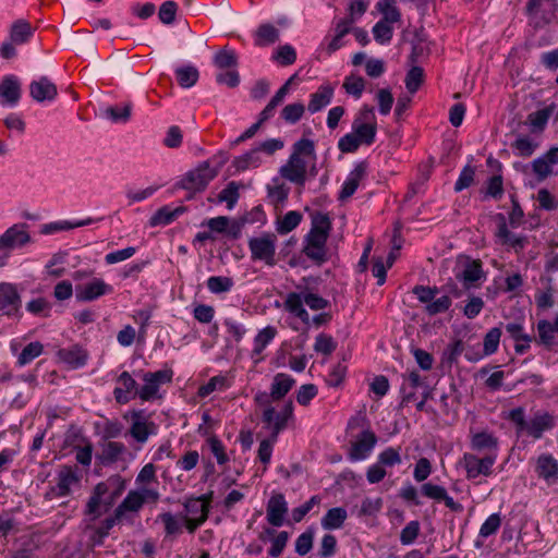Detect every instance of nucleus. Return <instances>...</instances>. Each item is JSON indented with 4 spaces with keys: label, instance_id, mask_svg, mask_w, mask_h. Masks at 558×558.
<instances>
[{
    "label": "nucleus",
    "instance_id": "6e6552de",
    "mask_svg": "<svg viewBox=\"0 0 558 558\" xmlns=\"http://www.w3.org/2000/svg\"><path fill=\"white\" fill-rule=\"evenodd\" d=\"M26 225H14L9 228L0 236V250H12L17 246H23L31 241L29 234L25 230Z\"/></svg>",
    "mask_w": 558,
    "mask_h": 558
},
{
    "label": "nucleus",
    "instance_id": "a211bd4d",
    "mask_svg": "<svg viewBox=\"0 0 558 558\" xmlns=\"http://www.w3.org/2000/svg\"><path fill=\"white\" fill-rule=\"evenodd\" d=\"M59 359L69 364L73 368L81 367L86 364L88 353L82 347L75 344L69 349H61L58 351Z\"/></svg>",
    "mask_w": 558,
    "mask_h": 558
},
{
    "label": "nucleus",
    "instance_id": "c03bdc74",
    "mask_svg": "<svg viewBox=\"0 0 558 558\" xmlns=\"http://www.w3.org/2000/svg\"><path fill=\"white\" fill-rule=\"evenodd\" d=\"M292 411L293 405L290 401L284 405L282 413L276 415V422L272 425L271 433L272 441L277 440L279 433L286 427L288 418L292 415Z\"/></svg>",
    "mask_w": 558,
    "mask_h": 558
},
{
    "label": "nucleus",
    "instance_id": "9b49d317",
    "mask_svg": "<svg viewBox=\"0 0 558 558\" xmlns=\"http://www.w3.org/2000/svg\"><path fill=\"white\" fill-rule=\"evenodd\" d=\"M495 462L494 457L477 458L474 454H464V466L468 473V477L475 478L483 474L485 476L492 473V466Z\"/></svg>",
    "mask_w": 558,
    "mask_h": 558
},
{
    "label": "nucleus",
    "instance_id": "39448f33",
    "mask_svg": "<svg viewBox=\"0 0 558 558\" xmlns=\"http://www.w3.org/2000/svg\"><path fill=\"white\" fill-rule=\"evenodd\" d=\"M253 259L265 260L269 266L275 265V253H276V235L265 234L258 238H252L248 241Z\"/></svg>",
    "mask_w": 558,
    "mask_h": 558
},
{
    "label": "nucleus",
    "instance_id": "58836bf2",
    "mask_svg": "<svg viewBox=\"0 0 558 558\" xmlns=\"http://www.w3.org/2000/svg\"><path fill=\"white\" fill-rule=\"evenodd\" d=\"M44 351V345L39 341L28 343L17 357L19 365L23 366L39 356Z\"/></svg>",
    "mask_w": 558,
    "mask_h": 558
},
{
    "label": "nucleus",
    "instance_id": "7c9ffc66",
    "mask_svg": "<svg viewBox=\"0 0 558 558\" xmlns=\"http://www.w3.org/2000/svg\"><path fill=\"white\" fill-rule=\"evenodd\" d=\"M185 210L184 207H177L175 209H170L168 207H162L158 209L150 218V226L155 227L158 225H168L175 219L179 214H182Z\"/></svg>",
    "mask_w": 558,
    "mask_h": 558
},
{
    "label": "nucleus",
    "instance_id": "20e7f679",
    "mask_svg": "<svg viewBox=\"0 0 558 558\" xmlns=\"http://www.w3.org/2000/svg\"><path fill=\"white\" fill-rule=\"evenodd\" d=\"M352 129L353 134L361 140V144L371 145L375 140L377 131L374 109L372 107L364 106L354 119Z\"/></svg>",
    "mask_w": 558,
    "mask_h": 558
},
{
    "label": "nucleus",
    "instance_id": "4be33fe9",
    "mask_svg": "<svg viewBox=\"0 0 558 558\" xmlns=\"http://www.w3.org/2000/svg\"><path fill=\"white\" fill-rule=\"evenodd\" d=\"M33 33V27L26 20H17L11 25L10 40L16 45H22L28 41Z\"/></svg>",
    "mask_w": 558,
    "mask_h": 558
},
{
    "label": "nucleus",
    "instance_id": "2f4dec72",
    "mask_svg": "<svg viewBox=\"0 0 558 558\" xmlns=\"http://www.w3.org/2000/svg\"><path fill=\"white\" fill-rule=\"evenodd\" d=\"M140 413H134L135 420L131 426L130 433L138 442H144L147 440L155 425L153 423L147 424L145 422H142L140 421Z\"/></svg>",
    "mask_w": 558,
    "mask_h": 558
},
{
    "label": "nucleus",
    "instance_id": "5fc2aeb1",
    "mask_svg": "<svg viewBox=\"0 0 558 558\" xmlns=\"http://www.w3.org/2000/svg\"><path fill=\"white\" fill-rule=\"evenodd\" d=\"M464 351V343L462 340H457L449 344L442 353V362L452 365L458 361V357Z\"/></svg>",
    "mask_w": 558,
    "mask_h": 558
},
{
    "label": "nucleus",
    "instance_id": "3c124183",
    "mask_svg": "<svg viewBox=\"0 0 558 558\" xmlns=\"http://www.w3.org/2000/svg\"><path fill=\"white\" fill-rule=\"evenodd\" d=\"M373 34L376 41L385 44L391 40L393 28L389 23L379 21L373 27Z\"/></svg>",
    "mask_w": 558,
    "mask_h": 558
},
{
    "label": "nucleus",
    "instance_id": "f257e3e1",
    "mask_svg": "<svg viewBox=\"0 0 558 558\" xmlns=\"http://www.w3.org/2000/svg\"><path fill=\"white\" fill-rule=\"evenodd\" d=\"M304 157L316 158L315 144L312 140L301 138L293 144L288 161L279 169L280 175L300 186H303L307 177V163Z\"/></svg>",
    "mask_w": 558,
    "mask_h": 558
},
{
    "label": "nucleus",
    "instance_id": "37998d69",
    "mask_svg": "<svg viewBox=\"0 0 558 558\" xmlns=\"http://www.w3.org/2000/svg\"><path fill=\"white\" fill-rule=\"evenodd\" d=\"M512 147L518 151L521 157H530L534 154L538 144L527 136H519L513 143Z\"/></svg>",
    "mask_w": 558,
    "mask_h": 558
},
{
    "label": "nucleus",
    "instance_id": "1a4fd4ad",
    "mask_svg": "<svg viewBox=\"0 0 558 558\" xmlns=\"http://www.w3.org/2000/svg\"><path fill=\"white\" fill-rule=\"evenodd\" d=\"M377 442L376 435L369 430H363L357 440L351 445L349 457L353 461L365 459Z\"/></svg>",
    "mask_w": 558,
    "mask_h": 558
},
{
    "label": "nucleus",
    "instance_id": "13d9d810",
    "mask_svg": "<svg viewBox=\"0 0 558 558\" xmlns=\"http://www.w3.org/2000/svg\"><path fill=\"white\" fill-rule=\"evenodd\" d=\"M451 303V299L448 295H444L433 302L430 301L429 304L426 305L425 311L428 315L434 316L448 311Z\"/></svg>",
    "mask_w": 558,
    "mask_h": 558
},
{
    "label": "nucleus",
    "instance_id": "09e8293b",
    "mask_svg": "<svg viewBox=\"0 0 558 558\" xmlns=\"http://www.w3.org/2000/svg\"><path fill=\"white\" fill-rule=\"evenodd\" d=\"M233 286V280L229 277L214 276L207 280V287L213 293H222L229 291Z\"/></svg>",
    "mask_w": 558,
    "mask_h": 558
},
{
    "label": "nucleus",
    "instance_id": "4c0bfd02",
    "mask_svg": "<svg viewBox=\"0 0 558 558\" xmlns=\"http://www.w3.org/2000/svg\"><path fill=\"white\" fill-rule=\"evenodd\" d=\"M276 335L277 330L272 326H267L260 330L254 339L255 348L253 350V355H259Z\"/></svg>",
    "mask_w": 558,
    "mask_h": 558
},
{
    "label": "nucleus",
    "instance_id": "bf43d9fd",
    "mask_svg": "<svg viewBox=\"0 0 558 558\" xmlns=\"http://www.w3.org/2000/svg\"><path fill=\"white\" fill-rule=\"evenodd\" d=\"M364 87V78L360 76H349L343 83V88L345 89V92L350 95L355 96L356 98H359L362 95Z\"/></svg>",
    "mask_w": 558,
    "mask_h": 558
},
{
    "label": "nucleus",
    "instance_id": "774afa93",
    "mask_svg": "<svg viewBox=\"0 0 558 558\" xmlns=\"http://www.w3.org/2000/svg\"><path fill=\"white\" fill-rule=\"evenodd\" d=\"M316 395V386L313 384H306L300 387L296 395V401L302 405H307Z\"/></svg>",
    "mask_w": 558,
    "mask_h": 558
},
{
    "label": "nucleus",
    "instance_id": "603ef678",
    "mask_svg": "<svg viewBox=\"0 0 558 558\" xmlns=\"http://www.w3.org/2000/svg\"><path fill=\"white\" fill-rule=\"evenodd\" d=\"M178 4L174 1L163 2L158 12V17L163 24H172L175 21Z\"/></svg>",
    "mask_w": 558,
    "mask_h": 558
},
{
    "label": "nucleus",
    "instance_id": "bb28decb",
    "mask_svg": "<svg viewBox=\"0 0 558 558\" xmlns=\"http://www.w3.org/2000/svg\"><path fill=\"white\" fill-rule=\"evenodd\" d=\"M78 481L76 474L69 466H63L59 472L57 486L52 488L58 496H66L70 493V486Z\"/></svg>",
    "mask_w": 558,
    "mask_h": 558
},
{
    "label": "nucleus",
    "instance_id": "052dcab7",
    "mask_svg": "<svg viewBox=\"0 0 558 558\" xmlns=\"http://www.w3.org/2000/svg\"><path fill=\"white\" fill-rule=\"evenodd\" d=\"M159 519L165 524V531L167 536H172L181 533V524L179 523L177 517H174L170 512H165L159 515Z\"/></svg>",
    "mask_w": 558,
    "mask_h": 558
},
{
    "label": "nucleus",
    "instance_id": "473e14b6",
    "mask_svg": "<svg viewBox=\"0 0 558 558\" xmlns=\"http://www.w3.org/2000/svg\"><path fill=\"white\" fill-rule=\"evenodd\" d=\"M179 84L183 88H190L194 86L198 80L199 73L195 66L186 65L175 70Z\"/></svg>",
    "mask_w": 558,
    "mask_h": 558
},
{
    "label": "nucleus",
    "instance_id": "f03ea898",
    "mask_svg": "<svg viewBox=\"0 0 558 558\" xmlns=\"http://www.w3.org/2000/svg\"><path fill=\"white\" fill-rule=\"evenodd\" d=\"M330 228L331 221L327 214L315 213L312 216V228L305 238L303 253L317 265L327 260L326 242Z\"/></svg>",
    "mask_w": 558,
    "mask_h": 558
},
{
    "label": "nucleus",
    "instance_id": "ea45409f",
    "mask_svg": "<svg viewBox=\"0 0 558 558\" xmlns=\"http://www.w3.org/2000/svg\"><path fill=\"white\" fill-rule=\"evenodd\" d=\"M423 81H424L423 69L421 66L413 65L407 73L405 87L411 94H414L421 87Z\"/></svg>",
    "mask_w": 558,
    "mask_h": 558
},
{
    "label": "nucleus",
    "instance_id": "aec40b11",
    "mask_svg": "<svg viewBox=\"0 0 558 558\" xmlns=\"http://www.w3.org/2000/svg\"><path fill=\"white\" fill-rule=\"evenodd\" d=\"M333 96V87L330 85H323L318 90L311 96L307 109L310 112L315 113L327 106Z\"/></svg>",
    "mask_w": 558,
    "mask_h": 558
},
{
    "label": "nucleus",
    "instance_id": "e433bc0d",
    "mask_svg": "<svg viewBox=\"0 0 558 558\" xmlns=\"http://www.w3.org/2000/svg\"><path fill=\"white\" fill-rule=\"evenodd\" d=\"M302 220V215L299 211L291 210L287 213L281 220L277 222V231L280 234H286L299 226Z\"/></svg>",
    "mask_w": 558,
    "mask_h": 558
},
{
    "label": "nucleus",
    "instance_id": "393cba45",
    "mask_svg": "<svg viewBox=\"0 0 558 558\" xmlns=\"http://www.w3.org/2000/svg\"><path fill=\"white\" fill-rule=\"evenodd\" d=\"M279 29L272 24H262L255 32V45L263 47L275 44L279 39Z\"/></svg>",
    "mask_w": 558,
    "mask_h": 558
},
{
    "label": "nucleus",
    "instance_id": "49530a36",
    "mask_svg": "<svg viewBox=\"0 0 558 558\" xmlns=\"http://www.w3.org/2000/svg\"><path fill=\"white\" fill-rule=\"evenodd\" d=\"M501 337V330L498 327L492 328L484 337V354L490 355L498 349Z\"/></svg>",
    "mask_w": 558,
    "mask_h": 558
},
{
    "label": "nucleus",
    "instance_id": "423d86ee",
    "mask_svg": "<svg viewBox=\"0 0 558 558\" xmlns=\"http://www.w3.org/2000/svg\"><path fill=\"white\" fill-rule=\"evenodd\" d=\"M171 371H158L155 373H146L143 376L145 385L137 392L144 401L154 399L157 396L159 385L171 381Z\"/></svg>",
    "mask_w": 558,
    "mask_h": 558
},
{
    "label": "nucleus",
    "instance_id": "6ab92c4d",
    "mask_svg": "<svg viewBox=\"0 0 558 558\" xmlns=\"http://www.w3.org/2000/svg\"><path fill=\"white\" fill-rule=\"evenodd\" d=\"M125 451V446L117 441H107L101 445V451L97 454V459L101 464L108 465L118 461L120 456Z\"/></svg>",
    "mask_w": 558,
    "mask_h": 558
},
{
    "label": "nucleus",
    "instance_id": "4d7b16f0",
    "mask_svg": "<svg viewBox=\"0 0 558 558\" xmlns=\"http://www.w3.org/2000/svg\"><path fill=\"white\" fill-rule=\"evenodd\" d=\"M238 185L235 182H230L226 189H223L219 195L218 201L220 203L226 202L228 208H232L239 198Z\"/></svg>",
    "mask_w": 558,
    "mask_h": 558
},
{
    "label": "nucleus",
    "instance_id": "c756f323",
    "mask_svg": "<svg viewBox=\"0 0 558 558\" xmlns=\"http://www.w3.org/2000/svg\"><path fill=\"white\" fill-rule=\"evenodd\" d=\"M294 76L290 77L276 93V95L270 99L268 105L264 108V110L260 112L262 121H267L271 114L275 108L282 102L283 98L288 94L289 86L292 82Z\"/></svg>",
    "mask_w": 558,
    "mask_h": 558
},
{
    "label": "nucleus",
    "instance_id": "69168bd1",
    "mask_svg": "<svg viewBox=\"0 0 558 558\" xmlns=\"http://www.w3.org/2000/svg\"><path fill=\"white\" fill-rule=\"evenodd\" d=\"M275 59L279 61L282 65H289L295 62L296 53L291 46L284 45L278 49Z\"/></svg>",
    "mask_w": 558,
    "mask_h": 558
},
{
    "label": "nucleus",
    "instance_id": "72a5a7b5",
    "mask_svg": "<svg viewBox=\"0 0 558 558\" xmlns=\"http://www.w3.org/2000/svg\"><path fill=\"white\" fill-rule=\"evenodd\" d=\"M52 304L43 296L31 300L26 303V311L35 316L49 317Z\"/></svg>",
    "mask_w": 558,
    "mask_h": 558
},
{
    "label": "nucleus",
    "instance_id": "4468645a",
    "mask_svg": "<svg viewBox=\"0 0 558 558\" xmlns=\"http://www.w3.org/2000/svg\"><path fill=\"white\" fill-rule=\"evenodd\" d=\"M111 291V288L101 279H94L86 284H80L75 289V295L78 301L88 302L93 301L107 292Z\"/></svg>",
    "mask_w": 558,
    "mask_h": 558
},
{
    "label": "nucleus",
    "instance_id": "f3484780",
    "mask_svg": "<svg viewBox=\"0 0 558 558\" xmlns=\"http://www.w3.org/2000/svg\"><path fill=\"white\" fill-rule=\"evenodd\" d=\"M20 303V294L15 287L11 283L0 284V311L7 314L16 312Z\"/></svg>",
    "mask_w": 558,
    "mask_h": 558
},
{
    "label": "nucleus",
    "instance_id": "f8f14e48",
    "mask_svg": "<svg viewBox=\"0 0 558 558\" xmlns=\"http://www.w3.org/2000/svg\"><path fill=\"white\" fill-rule=\"evenodd\" d=\"M288 512V505L282 494H275L267 504V521L274 526H281Z\"/></svg>",
    "mask_w": 558,
    "mask_h": 558
},
{
    "label": "nucleus",
    "instance_id": "8fccbe9b",
    "mask_svg": "<svg viewBox=\"0 0 558 558\" xmlns=\"http://www.w3.org/2000/svg\"><path fill=\"white\" fill-rule=\"evenodd\" d=\"M214 61L219 69L234 68L238 63L235 53L228 49H222L217 52L215 54Z\"/></svg>",
    "mask_w": 558,
    "mask_h": 558
},
{
    "label": "nucleus",
    "instance_id": "de8ad7c7",
    "mask_svg": "<svg viewBox=\"0 0 558 558\" xmlns=\"http://www.w3.org/2000/svg\"><path fill=\"white\" fill-rule=\"evenodd\" d=\"M532 170L535 173L537 181L542 182L553 173V166L546 158H544V156H541L533 160Z\"/></svg>",
    "mask_w": 558,
    "mask_h": 558
},
{
    "label": "nucleus",
    "instance_id": "cd10ccee",
    "mask_svg": "<svg viewBox=\"0 0 558 558\" xmlns=\"http://www.w3.org/2000/svg\"><path fill=\"white\" fill-rule=\"evenodd\" d=\"M553 106L532 112L527 117V123L532 133H542L553 113Z\"/></svg>",
    "mask_w": 558,
    "mask_h": 558
},
{
    "label": "nucleus",
    "instance_id": "c85d7f7f",
    "mask_svg": "<svg viewBox=\"0 0 558 558\" xmlns=\"http://www.w3.org/2000/svg\"><path fill=\"white\" fill-rule=\"evenodd\" d=\"M377 10L383 14L380 21L386 23H397L401 19L399 9L396 5V0H380L377 3Z\"/></svg>",
    "mask_w": 558,
    "mask_h": 558
},
{
    "label": "nucleus",
    "instance_id": "2eb2a0df",
    "mask_svg": "<svg viewBox=\"0 0 558 558\" xmlns=\"http://www.w3.org/2000/svg\"><path fill=\"white\" fill-rule=\"evenodd\" d=\"M554 426V417L547 412L536 413L530 421L526 422L525 432L534 439L543 436L545 430L551 429Z\"/></svg>",
    "mask_w": 558,
    "mask_h": 558
},
{
    "label": "nucleus",
    "instance_id": "5701e85b",
    "mask_svg": "<svg viewBox=\"0 0 558 558\" xmlns=\"http://www.w3.org/2000/svg\"><path fill=\"white\" fill-rule=\"evenodd\" d=\"M0 96L8 104H16L21 96V86L17 80L13 76H5L0 83Z\"/></svg>",
    "mask_w": 558,
    "mask_h": 558
},
{
    "label": "nucleus",
    "instance_id": "0eeeda50",
    "mask_svg": "<svg viewBox=\"0 0 558 558\" xmlns=\"http://www.w3.org/2000/svg\"><path fill=\"white\" fill-rule=\"evenodd\" d=\"M459 262L463 263V270L457 274V279L462 281L465 288H470L476 281L485 277L480 259H471L468 256H460Z\"/></svg>",
    "mask_w": 558,
    "mask_h": 558
},
{
    "label": "nucleus",
    "instance_id": "864d4df0",
    "mask_svg": "<svg viewBox=\"0 0 558 558\" xmlns=\"http://www.w3.org/2000/svg\"><path fill=\"white\" fill-rule=\"evenodd\" d=\"M474 175H475V168L470 165L465 166L462 169V171L454 184V191L461 192L462 190L470 187L472 185V183L474 182Z\"/></svg>",
    "mask_w": 558,
    "mask_h": 558
},
{
    "label": "nucleus",
    "instance_id": "ddd939ff",
    "mask_svg": "<svg viewBox=\"0 0 558 558\" xmlns=\"http://www.w3.org/2000/svg\"><path fill=\"white\" fill-rule=\"evenodd\" d=\"M367 170V162H359L354 169L350 172L348 179L343 183V186L339 193L338 199L343 202L351 197L360 185V182L364 179Z\"/></svg>",
    "mask_w": 558,
    "mask_h": 558
},
{
    "label": "nucleus",
    "instance_id": "a878e982",
    "mask_svg": "<svg viewBox=\"0 0 558 558\" xmlns=\"http://www.w3.org/2000/svg\"><path fill=\"white\" fill-rule=\"evenodd\" d=\"M144 505V498L138 490H130L123 501L116 508L117 518H122L125 511L137 512Z\"/></svg>",
    "mask_w": 558,
    "mask_h": 558
},
{
    "label": "nucleus",
    "instance_id": "6e6d98bb",
    "mask_svg": "<svg viewBox=\"0 0 558 558\" xmlns=\"http://www.w3.org/2000/svg\"><path fill=\"white\" fill-rule=\"evenodd\" d=\"M314 531L312 529L302 533L295 542V551L300 556H304L311 551L313 547Z\"/></svg>",
    "mask_w": 558,
    "mask_h": 558
},
{
    "label": "nucleus",
    "instance_id": "b1692460",
    "mask_svg": "<svg viewBox=\"0 0 558 558\" xmlns=\"http://www.w3.org/2000/svg\"><path fill=\"white\" fill-rule=\"evenodd\" d=\"M348 512L342 507L331 508L322 519V526L325 530H337L343 526Z\"/></svg>",
    "mask_w": 558,
    "mask_h": 558
},
{
    "label": "nucleus",
    "instance_id": "a18cd8bd",
    "mask_svg": "<svg viewBox=\"0 0 558 558\" xmlns=\"http://www.w3.org/2000/svg\"><path fill=\"white\" fill-rule=\"evenodd\" d=\"M337 348L333 338L327 333H319L316 337L314 350L324 355H330Z\"/></svg>",
    "mask_w": 558,
    "mask_h": 558
},
{
    "label": "nucleus",
    "instance_id": "680f3d73",
    "mask_svg": "<svg viewBox=\"0 0 558 558\" xmlns=\"http://www.w3.org/2000/svg\"><path fill=\"white\" fill-rule=\"evenodd\" d=\"M361 145V140L353 133L345 134L339 140L338 147L342 153H353Z\"/></svg>",
    "mask_w": 558,
    "mask_h": 558
},
{
    "label": "nucleus",
    "instance_id": "9d476101",
    "mask_svg": "<svg viewBox=\"0 0 558 558\" xmlns=\"http://www.w3.org/2000/svg\"><path fill=\"white\" fill-rule=\"evenodd\" d=\"M535 471L548 485L558 482V461L551 454H541L536 460Z\"/></svg>",
    "mask_w": 558,
    "mask_h": 558
},
{
    "label": "nucleus",
    "instance_id": "f704fd0d",
    "mask_svg": "<svg viewBox=\"0 0 558 558\" xmlns=\"http://www.w3.org/2000/svg\"><path fill=\"white\" fill-rule=\"evenodd\" d=\"M472 448L475 450L482 449H496L498 446V439L487 432L476 433L471 439Z\"/></svg>",
    "mask_w": 558,
    "mask_h": 558
},
{
    "label": "nucleus",
    "instance_id": "79ce46f5",
    "mask_svg": "<svg viewBox=\"0 0 558 558\" xmlns=\"http://www.w3.org/2000/svg\"><path fill=\"white\" fill-rule=\"evenodd\" d=\"M304 112H305L304 105L301 102H294V104L287 105L281 110V117L286 122H288L290 124H294L301 120Z\"/></svg>",
    "mask_w": 558,
    "mask_h": 558
},
{
    "label": "nucleus",
    "instance_id": "c9c22d12",
    "mask_svg": "<svg viewBox=\"0 0 558 558\" xmlns=\"http://www.w3.org/2000/svg\"><path fill=\"white\" fill-rule=\"evenodd\" d=\"M183 514H187L189 517L197 518L198 515L206 514V519L208 518L209 506L203 500V498H190L184 502Z\"/></svg>",
    "mask_w": 558,
    "mask_h": 558
},
{
    "label": "nucleus",
    "instance_id": "0e129e2a",
    "mask_svg": "<svg viewBox=\"0 0 558 558\" xmlns=\"http://www.w3.org/2000/svg\"><path fill=\"white\" fill-rule=\"evenodd\" d=\"M420 532V523L417 521H411L401 531L400 541L402 544L408 545L415 541Z\"/></svg>",
    "mask_w": 558,
    "mask_h": 558
},
{
    "label": "nucleus",
    "instance_id": "dca6fc26",
    "mask_svg": "<svg viewBox=\"0 0 558 558\" xmlns=\"http://www.w3.org/2000/svg\"><path fill=\"white\" fill-rule=\"evenodd\" d=\"M29 93L34 100L41 102L54 99L58 92L57 86L48 77L41 76L31 83Z\"/></svg>",
    "mask_w": 558,
    "mask_h": 558
},
{
    "label": "nucleus",
    "instance_id": "338daca9",
    "mask_svg": "<svg viewBox=\"0 0 558 558\" xmlns=\"http://www.w3.org/2000/svg\"><path fill=\"white\" fill-rule=\"evenodd\" d=\"M484 307V301L480 296H472L463 308V314L470 318H475Z\"/></svg>",
    "mask_w": 558,
    "mask_h": 558
},
{
    "label": "nucleus",
    "instance_id": "412c9836",
    "mask_svg": "<svg viewBox=\"0 0 558 558\" xmlns=\"http://www.w3.org/2000/svg\"><path fill=\"white\" fill-rule=\"evenodd\" d=\"M295 380L286 375V374H277L274 377V383L270 389V397L272 400L278 401L281 400L293 387Z\"/></svg>",
    "mask_w": 558,
    "mask_h": 558
},
{
    "label": "nucleus",
    "instance_id": "a19ab883",
    "mask_svg": "<svg viewBox=\"0 0 558 558\" xmlns=\"http://www.w3.org/2000/svg\"><path fill=\"white\" fill-rule=\"evenodd\" d=\"M537 331L539 342L548 349H553L555 345L554 326L548 320H539L537 323Z\"/></svg>",
    "mask_w": 558,
    "mask_h": 558
},
{
    "label": "nucleus",
    "instance_id": "7ed1b4c3",
    "mask_svg": "<svg viewBox=\"0 0 558 558\" xmlns=\"http://www.w3.org/2000/svg\"><path fill=\"white\" fill-rule=\"evenodd\" d=\"M218 172V168H210L208 161H203L195 169L189 171L175 186L192 192H201L217 177Z\"/></svg>",
    "mask_w": 558,
    "mask_h": 558
},
{
    "label": "nucleus",
    "instance_id": "e2e57ef3",
    "mask_svg": "<svg viewBox=\"0 0 558 558\" xmlns=\"http://www.w3.org/2000/svg\"><path fill=\"white\" fill-rule=\"evenodd\" d=\"M501 523V519L498 513L489 515L486 521L482 524L480 535L487 537L497 532Z\"/></svg>",
    "mask_w": 558,
    "mask_h": 558
}]
</instances>
